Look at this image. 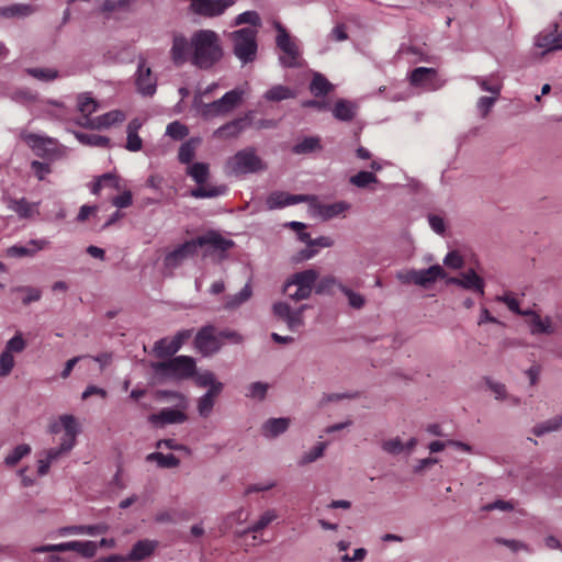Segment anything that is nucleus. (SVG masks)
Segmentation results:
<instances>
[{"label": "nucleus", "mask_w": 562, "mask_h": 562, "mask_svg": "<svg viewBox=\"0 0 562 562\" xmlns=\"http://www.w3.org/2000/svg\"><path fill=\"white\" fill-rule=\"evenodd\" d=\"M74 548V541L57 543V544H45L35 547L32 549L35 553H47V552H66L71 551Z\"/></svg>", "instance_id": "obj_61"}, {"label": "nucleus", "mask_w": 562, "mask_h": 562, "mask_svg": "<svg viewBox=\"0 0 562 562\" xmlns=\"http://www.w3.org/2000/svg\"><path fill=\"white\" fill-rule=\"evenodd\" d=\"M137 91L144 97H151L156 92L157 81L151 76V70L145 61L138 64L136 74Z\"/></svg>", "instance_id": "obj_22"}, {"label": "nucleus", "mask_w": 562, "mask_h": 562, "mask_svg": "<svg viewBox=\"0 0 562 562\" xmlns=\"http://www.w3.org/2000/svg\"><path fill=\"white\" fill-rule=\"evenodd\" d=\"M188 134V127L178 121L171 122L167 125L166 135L176 140L183 139Z\"/></svg>", "instance_id": "obj_60"}, {"label": "nucleus", "mask_w": 562, "mask_h": 562, "mask_svg": "<svg viewBox=\"0 0 562 562\" xmlns=\"http://www.w3.org/2000/svg\"><path fill=\"white\" fill-rule=\"evenodd\" d=\"M248 24V27L258 30L261 27L262 22L260 15L256 11H245L238 14L233 22L234 26Z\"/></svg>", "instance_id": "obj_47"}, {"label": "nucleus", "mask_w": 562, "mask_h": 562, "mask_svg": "<svg viewBox=\"0 0 562 562\" xmlns=\"http://www.w3.org/2000/svg\"><path fill=\"white\" fill-rule=\"evenodd\" d=\"M297 238L310 247H331L334 245V240L330 237L321 236L312 239L311 235L304 232V229L297 233Z\"/></svg>", "instance_id": "obj_53"}, {"label": "nucleus", "mask_w": 562, "mask_h": 562, "mask_svg": "<svg viewBox=\"0 0 562 562\" xmlns=\"http://www.w3.org/2000/svg\"><path fill=\"white\" fill-rule=\"evenodd\" d=\"M148 462H156L161 469H172L180 464V460L172 453L151 452L146 457Z\"/></svg>", "instance_id": "obj_40"}, {"label": "nucleus", "mask_w": 562, "mask_h": 562, "mask_svg": "<svg viewBox=\"0 0 562 562\" xmlns=\"http://www.w3.org/2000/svg\"><path fill=\"white\" fill-rule=\"evenodd\" d=\"M158 547V541L143 539L138 540L127 554L132 561H142L150 557Z\"/></svg>", "instance_id": "obj_27"}, {"label": "nucleus", "mask_w": 562, "mask_h": 562, "mask_svg": "<svg viewBox=\"0 0 562 562\" xmlns=\"http://www.w3.org/2000/svg\"><path fill=\"white\" fill-rule=\"evenodd\" d=\"M252 119L254 111H248L244 116L234 119L216 128L213 136L221 139L236 138L245 128L251 126Z\"/></svg>", "instance_id": "obj_16"}, {"label": "nucleus", "mask_w": 562, "mask_h": 562, "mask_svg": "<svg viewBox=\"0 0 562 562\" xmlns=\"http://www.w3.org/2000/svg\"><path fill=\"white\" fill-rule=\"evenodd\" d=\"M196 247L209 246L210 248L218 251H226L231 249L235 243L232 239L224 238L215 231H210L204 235L196 237Z\"/></svg>", "instance_id": "obj_23"}, {"label": "nucleus", "mask_w": 562, "mask_h": 562, "mask_svg": "<svg viewBox=\"0 0 562 562\" xmlns=\"http://www.w3.org/2000/svg\"><path fill=\"white\" fill-rule=\"evenodd\" d=\"M196 250L198 247L195 240H187L165 256L164 265L169 269L178 268L187 258L195 255Z\"/></svg>", "instance_id": "obj_17"}, {"label": "nucleus", "mask_w": 562, "mask_h": 562, "mask_svg": "<svg viewBox=\"0 0 562 562\" xmlns=\"http://www.w3.org/2000/svg\"><path fill=\"white\" fill-rule=\"evenodd\" d=\"M396 278L405 284L414 283L419 286H428L429 284L435 283L438 279L446 278V271L439 265L430 266L427 269L422 270H404L400 271L396 274Z\"/></svg>", "instance_id": "obj_9"}, {"label": "nucleus", "mask_w": 562, "mask_h": 562, "mask_svg": "<svg viewBox=\"0 0 562 562\" xmlns=\"http://www.w3.org/2000/svg\"><path fill=\"white\" fill-rule=\"evenodd\" d=\"M21 137L40 157L56 159L61 156V149L54 138L33 133H22Z\"/></svg>", "instance_id": "obj_10"}, {"label": "nucleus", "mask_w": 562, "mask_h": 562, "mask_svg": "<svg viewBox=\"0 0 562 562\" xmlns=\"http://www.w3.org/2000/svg\"><path fill=\"white\" fill-rule=\"evenodd\" d=\"M71 551H75L82 555L83 558H92L95 555L98 551V543L94 541H74V548Z\"/></svg>", "instance_id": "obj_57"}, {"label": "nucleus", "mask_w": 562, "mask_h": 562, "mask_svg": "<svg viewBox=\"0 0 562 562\" xmlns=\"http://www.w3.org/2000/svg\"><path fill=\"white\" fill-rule=\"evenodd\" d=\"M190 44L192 48L191 64L199 69L209 70L223 58L220 36L213 30L194 32Z\"/></svg>", "instance_id": "obj_1"}, {"label": "nucleus", "mask_w": 562, "mask_h": 562, "mask_svg": "<svg viewBox=\"0 0 562 562\" xmlns=\"http://www.w3.org/2000/svg\"><path fill=\"white\" fill-rule=\"evenodd\" d=\"M187 175L190 176L193 181L198 184L196 188L192 189L190 194L195 199H210L223 195L227 191L225 184L221 186H209L205 184L210 177V168L205 162H192L187 168Z\"/></svg>", "instance_id": "obj_4"}, {"label": "nucleus", "mask_w": 562, "mask_h": 562, "mask_svg": "<svg viewBox=\"0 0 562 562\" xmlns=\"http://www.w3.org/2000/svg\"><path fill=\"white\" fill-rule=\"evenodd\" d=\"M295 97V92L283 85H276L267 90L263 94V98L268 101L280 102L286 99H292Z\"/></svg>", "instance_id": "obj_39"}, {"label": "nucleus", "mask_w": 562, "mask_h": 562, "mask_svg": "<svg viewBox=\"0 0 562 562\" xmlns=\"http://www.w3.org/2000/svg\"><path fill=\"white\" fill-rule=\"evenodd\" d=\"M257 36L258 30L252 27H241L229 34L232 52L241 65L256 60L258 53Z\"/></svg>", "instance_id": "obj_3"}, {"label": "nucleus", "mask_w": 562, "mask_h": 562, "mask_svg": "<svg viewBox=\"0 0 562 562\" xmlns=\"http://www.w3.org/2000/svg\"><path fill=\"white\" fill-rule=\"evenodd\" d=\"M60 424L65 430L63 439L67 440V446L76 445V438L79 434L77 420L72 415H61L59 417Z\"/></svg>", "instance_id": "obj_35"}, {"label": "nucleus", "mask_w": 562, "mask_h": 562, "mask_svg": "<svg viewBox=\"0 0 562 562\" xmlns=\"http://www.w3.org/2000/svg\"><path fill=\"white\" fill-rule=\"evenodd\" d=\"M244 90L235 88L211 103H203L201 114L204 117L225 115L237 108L244 99Z\"/></svg>", "instance_id": "obj_8"}, {"label": "nucleus", "mask_w": 562, "mask_h": 562, "mask_svg": "<svg viewBox=\"0 0 562 562\" xmlns=\"http://www.w3.org/2000/svg\"><path fill=\"white\" fill-rule=\"evenodd\" d=\"M251 296L252 288L250 283L247 282L238 293L224 296L223 307L226 311H235L249 301Z\"/></svg>", "instance_id": "obj_28"}, {"label": "nucleus", "mask_w": 562, "mask_h": 562, "mask_svg": "<svg viewBox=\"0 0 562 562\" xmlns=\"http://www.w3.org/2000/svg\"><path fill=\"white\" fill-rule=\"evenodd\" d=\"M308 199L310 195L306 194H290L283 191H274L267 196L266 205L268 210H277L306 202Z\"/></svg>", "instance_id": "obj_19"}, {"label": "nucleus", "mask_w": 562, "mask_h": 562, "mask_svg": "<svg viewBox=\"0 0 562 562\" xmlns=\"http://www.w3.org/2000/svg\"><path fill=\"white\" fill-rule=\"evenodd\" d=\"M49 244L46 239H31L29 245H13L7 249V256L11 258L33 257L38 250Z\"/></svg>", "instance_id": "obj_24"}, {"label": "nucleus", "mask_w": 562, "mask_h": 562, "mask_svg": "<svg viewBox=\"0 0 562 562\" xmlns=\"http://www.w3.org/2000/svg\"><path fill=\"white\" fill-rule=\"evenodd\" d=\"M357 104L346 99H339L333 108V115L338 121L350 122L357 114Z\"/></svg>", "instance_id": "obj_30"}, {"label": "nucleus", "mask_w": 562, "mask_h": 562, "mask_svg": "<svg viewBox=\"0 0 562 562\" xmlns=\"http://www.w3.org/2000/svg\"><path fill=\"white\" fill-rule=\"evenodd\" d=\"M9 209L14 211L22 218H30L33 216V205L29 203L24 198L11 199L9 201Z\"/></svg>", "instance_id": "obj_49"}, {"label": "nucleus", "mask_w": 562, "mask_h": 562, "mask_svg": "<svg viewBox=\"0 0 562 562\" xmlns=\"http://www.w3.org/2000/svg\"><path fill=\"white\" fill-rule=\"evenodd\" d=\"M277 518L278 514L276 509H268L259 517V519L255 524L250 525L245 530L238 532V536L241 537L249 532H259L263 530L266 527H268Z\"/></svg>", "instance_id": "obj_37"}, {"label": "nucleus", "mask_w": 562, "mask_h": 562, "mask_svg": "<svg viewBox=\"0 0 562 562\" xmlns=\"http://www.w3.org/2000/svg\"><path fill=\"white\" fill-rule=\"evenodd\" d=\"M150 369L159 380L182 381L195 376L196 363L190 356H177L151 362Z\"/></svg>", "instance_id": "obj_2"}, {"label": "nucleus", "mask_w": 562, "mask_h": 562, "mask_svg": "<svg viewBox=\"0 0 562 562\" xmlns=\"http://www.w3.org/2000/svg\"><path fill=\"white\" fill-rule=\"evenodd\" d=\"M26 72L33 78L44 82L53 81L59 77L58 70L54 68H27Z\"/></svg>", "instance_id": "obj_54"}, {"label": "nucleus", "mask_w": 562, "mask_h": 562, "mask_svg": "<svg viewBox=\"0 0 562 562\" xmlns=\"http://www.w3.org/2000/svg\"><path fill=\"white\" fill-rule=\"evenodd\" d=\"M216 329L213 325L209 324L199 329L194 338V346L199 352L209 357L220 351L222 341L218 335L215 334Z\"/></svg>", "instance_id": "obj_12"}, {"label": "nucleus", "mask_w": 562, "mask_h": 562, "mask_svg": "<svg viewBox=\"0 0 562 562\" xmlns=\"http://www.w3.org/2000/svg\"><path fill=\"white\" fill-rule=\"evenodd\" d=\"M339 283L341 282L334 276H326L315 283V292L317 294H323L329 292L333 286H336L339 290Z\"/></svg>", "instance_id": "obj_63"}, {"label": "nucleus", "mask_w": 562, "mask_h": 562, "mask_svg": "<svg viewBox=\"0 0 562 562\" xmlns=\"http://www.w3.org/2000/svg\"><path fill=\"white\" fill-rule=\"evenodd\" d=\"M200 144L199 138H190L189 140L184 142L178 153V159L181 164L191 165L194 156L195 150L198 148V145Z\"/></svg>", "instance_id": "obj_41"}, {"label": "nucleus", "mask_w": 562, "mask_h": 562, "mask_svg": "<svg viewBox=\"0 0 562 562\" xmlns=\"http://www.w3.org/2000/svg\"><path fill=\"white\" fill-rule=\"evenodd\" d=\"M274 27L278 33L276 37L277 47L283 53L279 57L280 64L285 68L300 67L301 50L295 40L291 37L281 23L276 22Z\"/></svg>", "instance_id": "obj_6"}, {"label": "nucleus", "mask_w": 562, "mask_h": 562, "mask_svg": "<svg viewBox=\"0 0 562 562\" xmlns=\"http://www.w3.org/2000/svg\"><path fill=\"white\" fill-rule=\"evenodd\" d=\"M109 530V526L105 524H98V525H81V526H68L63 527L59 530V533L61 536L66 535H89V536H98L105 533Z\"/></svg>", "instance_id": "obj_31"}, {"label": "nucleus", "mask_w": 562, "mask_h": 562, "mask_svg": "<svg viewBox=\"0 0 562 562\" xmlns=\"http://www.w3.org/2000/svg\"><path fill=\"white\" fill-rule=\"evenodd\" d=\"M310 90L315 97H323L333 90V85L321 74H315Z\"/></svg>", "instance_id": "obj_44"}, {"label": "nucleus", "mask_w": 562, "mask_h": 562, "mask_svg": "<svg viewBox=\"0 0 562 562\" xmlns=\"http://www.w3.org/2000/svg\"><path fill=\"white\" fill-rule=\"evenodd\" d=\"M235 0H190L189 10L195 15L203 18H216L222 15Z\"/></svg>", "instance_id": "obj_13"}, {"label": "nucleus", "mask_w": 562, "mask_h": 562, "mask_svg": "<svg viewBox=\"0 0 562 562\" xmlns=\"http://www.w3.org/2000/svg\"><path fill=\"white\" fill-rule=\"evenodd\" d=\"M473 79L483 91L499 97L503 86L496 76L491 75L490 77H474Z\"/></svg>", "instance_id": "obj_42"}, {"label": "nucleus", "mask_w": 562, "mask_h": 562, "mask_svg": "<svg viewBox=\"0 0 562 562\" xmlns=\"http://www.w3.org/2000/svg\"><path fill=\"white\" fill-rule=\"evenodd\" d=\"M268 391V384L263 382H254L248 385L246 396L262 401Z\"/></svg>", "instance_id": "obj_62"}, {"label": "nucleus", "mask_w": 562, "mask_h": 562, "mask_svg": "<svg viewBox=\"0 0 562 562\" xmlns=\"http://www.w3.org/2000/svg\"><path fill=\"white\" fill-rule=\"evenodd\" d=\"M33 9L29 4H12L0 8V15L3 18H24L30 15Z\"/></svg>", "instance_id": "obj_46"}, {"label": "nucleus", "mask_w": 562, "mask_h": 562, "mask_svg": "<svg viewBox=\"0 0 562 562\" xmlns=\"http://www.w3.org/2000/svg\"><path fill=\"white\" fill-rule=\"evenodd\" d=\"M290 419L285 417L269 418L261 426V434L266 438H276L285 432L289 428Z\"/></svg>", "instance_id": "obj_29"}, {"label": "nucleus", "mask_w": 562, "mask_h": 562, "mask_svg": "<svg viewBox=\"0 0 562 562\" xmlns=\"http://www.w3.org/2000/svg\"><path fill=\"white\" fill-rule=\"evenodd\" d=\"M26 347V342L22 337L21 333H16L11 339H9L5 344L4 351H8L12 355V352H22Z\"/></svg>", "instance_id": "obj_64"}, {"label": "nucleus", "mask_w": 562, "mask_h": 562, "mask_svg": "<svg viewBox=\"0 0 562 562\" xmlns=\"http://www.w3.org/2000/svg\"><path fill=\"white\" fill-rule=\"evenodd\" d=\"M562 428V415H557L552 418L536 424L531 432L537 437H542L547 434L558 431Z\"/></svg>", "instance_id": "obj_34"}, {"label": "nucleus", "mask_w": 562, "mask_h": 562, "mask_svg": "<svg viewBox=\"0 0 562 562\" xmlns=\"http://www.w3.org/2000/svg\"><path fill=\"white\" fill-rule=\"evenodd\" d=\"M180 348L168 338H161L157 340L154 345L153 352L158 358H172L173 355H176Z\"/></svg>", "instance_id": "obj_38"}, {"label": "nucleus", "mask_w": 562, "mask_h": 562, "mask_svg": "<svg viewBox=\"0 0 562 562\" xmlns=\"http://www.w3.org/2000/svg\"><path fill=\"white\" fill-rule=\"evenodd\" d=\"M327 442H317L310 451L305 452L299 461L300 465H305L316 461L324 456Z\"/></svg>", "instance_id": "obj_56"}, {"label": "nucleus", "mask_w": 562, "mask_h": 562, "mask_svg": "<svg viewBox=\"0 0 562 562\" xmlns=\"http://www.w3.org/2000/svg\"><path fill=\"white\" fill-rule=\"evenodd\" d=\"M136 0H104L100 8V12L106 18H111L116 13L130 12Z\"/></svg>", "instance_id": "obj_32"}, {"label": "nucleus", "mask_w": 562, "mask_h": 562, "mask_svg": "<svg viewBox=\"0 0 562 562\" xmlns=\"http://www.w3.org/2000/svg\"><path fill=\"white\" fill-rule=\"evenodd\" d=\"M224 389L223 383L216 384L213 390H207L201 397L198 400V413L202 418H207L214 408L215 398L221 394Z\"/></svg>", "instance_id": "obj_25"}, {"label": "nucleus", "mask_w": 562, "mask_h": 562, "mask_svg": "<svg viewBox=\"0 0 562 562\" xmlns=\"http://www.w3.org/2000/svg\"><path fill=\"white\" fill-rule=\"evenodd\" d=\"M124 119L125 115L123 112L119 110L110 111L93 119V121H91L90 128H106L115 123L123 122Z\"/></svg>", "instance_id": "obj_36"}, {"label": "nucleus", "mask_w": 562, "mask_h": 562, "mask_svg": "<svg viewBox=\"0 0 562 562\" xmlns=\"http://www.w3.org/2000/svg\"><path fill=\"white\" fill-rule=\"evenodd\" d=\"M535 56L543 58L546 55L562 49V30L559 22H551L533 37Z\"/></svg>", "instance_id": "obj_7"}, {"label": "nucleus", "mask_w": 562, "mask_h": 562, "mask_svg": "<svg viewBox=\"0 0 562 562\" xmlns=\"http://www.w3.org/2000/svg\"><path fill=\"white\" fill-rule=\"evenodd\" d=\"M306 202H308L313 215L321 217L323 221L337 217L350 209V204L348 202L338 201L331 204H324L314 195H310V199Z\"/></svg>", "instance_id": "obj_15"}, {"label": "nucleus", "mask_w": 562, "mask_h": 562, "mask_svg": "<svg viewBox=\"0 0 562 562\" xmlns=\"http://www.w3.org/2000/svg\"><path fill=\"white\" fill-rule=\"evenodd\" d=\"M339 291L347 296L350 307L355 310H361L364 307L367 300L362 294L355 292L344 283H339Z\"/></svg>", "instance_id": "obj_48"}, {"label": "nucleus", "mask_w": 562, "mask_h": 562, "mask_svg": "<svg viewBox=\"0 0 562 562\" xmlns=\"http://www.w3.org/2000/svg\"><path fill=\"white\" fill-rule=\"evenodd\" d=\"M75 447V445L67 446V440L60 438V443L58 447L50 448L45 451L46 457L52 461L55 462L59 460L60 458L67 456L71 449Z\"/></svg>", "instance_id": "obj_59"}, {"label": "nucleus", "mask_w": 562, "mask_h": 562, "mask_svg": "<svg viewBox=\"0 0 562 562\" xmlns=\"http://www.w3.org/2000/svg\"><path fill=\"white\" fill-rule=\"evenodd\" d=\"M318 276V272L314 269H306L300 272H295L285 281L283 291H289L292 290L294 285H300L312 294Z\"/></svg>", "instance_id": "obj_21"}, {"label": "nucleus", "mask_w": 562, "mask_h": 562, "mask_svg": "<svg viewBox=\"0 0 562 562\" xmlns=\"http://www.w3.org/2000/svg\"><path fill=\"white\" fill-rule=\"evenodd\" d=\"M148 420L156 427H165L172 424H183L188 420V415L184 413V409L179 407H166L160 409L158 413L151 414L148 417Z\"/></svg>", "instance_id": "obj_18"}, {"label": "nucleus", "mask_w": 562, "mask_h": 562, "mask_svg": "<svg viewBox=\"0 0 562 562\" xmlns=\"http://www.w3.org/2000/svg\"><path fill=\"white\" fill-rule=\"evenodd\" d=\"M409 82L414 87H422L428 91H436L445 85L437 70L427 67L415 68L409 75Z\"/></svg>", "instance_id": "obj_14"}, {"label": "nucleus", "mask_w": 562, "mask_h": 562, "mask_svg": "<svg viewBox=\"0 0 562 562\" xmlns=\"http://www.w3.org/2000/svg\"><path fill=\"white\" fill-rule=\"evenodd\" d=\"M266 169L262 159L257 156L254 147H247L238 150L234 156L228 158L225 165V171L231 176H243L255 173Z\"/></svg>", "instance_id": "obj_5"}, {"label": "nucleus", "mask_w": 562, "mask_h": 562, "mask_svg": "<svg viewBox=\"0 0 562 562\" xmlns=\"http://www.w3.org/2000/svg\"><path fill=\"white\" fill-rule=\"evenodd\" d=\"M97 102L88 93L78 95V110L82 115L89 116L97 111Z\"/></svg>", "instance_id": "obj_58"}, {"label": "nucleus", "mask_w": 562, "mask_h": 562, "mask_svg": "<svg viewBox=\"0 0 562 562\" xmlns=\"http://www.w3.org/2000/svg\"><path fill=\"white\" fill-rule=\"evenodd\" d=\"M381 449L390 456H400L404 453V442L400 437L389 438L381 442Z\"/></svg>", "instance_id": "obj_55"}, {"label": "nucleus", "mask_w": 562, "mask_h": 562, "mask_svg": "<svg viewBox=\"0 0 562 562\" xmlns=\"http://www.w3.org/2000/svg\"><path fill=\"white\" fill-rule=\"evenodd\" d=\"M461 289L484 295L485 281L474 269L461 273Z\"/></svg>", "instance_id": "obj_26"}, {"label": "nucleus", "mask_w": 562, "mask_h": 562, "mask_svg": "<svg viewBox=\"0 0 562 562\" xmlns=\"http://www.w3.org/2000/svg\"><path fill=\"white\" fill-rule=\"evenodd\" d=\"M307 308L306 304L292 308L286 302H277L272 306L273 315L281 322L285 323L291 331H297L304 326L303 313Z\"/></svg>", "instance_id": "obj_11"}, {"label": "nucleus", "mask_w": 562, "mask_h": 562, "mask_svg": "<svg viewBox=\"0 0 562 562\" xmlns=\"http://www.w3.org/2000/svg\"><path fill=\"white\" fill-rule=\"evenodd\" d=\"M192 48L190 41L181 34H175L172 38V46L170 49L171 60L176 66H182L189 59L191 60Z\"/></svg>", "instance_id": "obj_20"}, {"label": "nucleus", "mask_w": 562, "mask_h": 562, "mask_svg": "<svg viewBox=\"0 0 562 562\" xmlns=\"http://www.w3.org/2000/svg\"><path fill=\"white\" fill-rule=\"evenodd\" d=\"M142 127V122L138 119H133L127 124L126 133L127 139L125 148L130 151H138L142 149L143 140L138 136V131Z\"/></svg>", "instance_id": "obj_33"}, {"label": "nucleus", "mask_w": 562, "mask_h": 562, "mask_svg": "<svg viewBox=\"0 0 562 562\" xmlns=\"http://www.w3.org/2000/svg\"><path fill=\"white\" fill-rule=\"evenodd\" d=\"M349 182L357 188L363 189L369 187L371 183H376L378 178L373 172L362 170L351 176L349 178Z\"/></svg>", "instance_id": "obj_52"}, {"label": "nucleus", "mask_w": 562, "mask_h": 562, "mask_svg": "<svg viewBox=\"0 0 562 562\" xmlns=\"http://www.w3.org/2000/svg\"><path fill=\"white\" fill-rule=\"evenodd\" d=\"M321 148L319 138L316 136L305 137L293 146L292 151L297 155H304Z\"/></svg>", "instance_id": "obj_50"}, {"label": "nucleus", "mask_w": 562, "mask_h": 562, "mask_svg": "<svg viewBox=\"0 0 562 562\" xmlns=\"http://www.w3.org/2000/svg\"><path fill=\"white\" fill-rule=\"evenodd\" d=\"M31 453V447L27 443L16 446L5 458L4 464L8 467L16 465L24 457Z\"/></svg>", "instance_id": "obj_51"}, {"label": "nucleus", "mask_w": 562, "mask_h": 562, "mask_svg": "<svg viewBox=\"0 0 562 562\" xmlns=\"http://www.w3.org/2000/svg\"><path fill=\"white\" fill-rule=\"evenodd\" d=\"M74 135L82 145L87 146L106 147L110 143L108 137L98 134L74 132Z\"/></svg>", "instance_id": "obj_45"}, {"label": "nucleus", "mask_w": 562, "mask_h": 562, "mask_svg": "<svg viewBox=\"0 0 562 562\" xmlns=\"http://www.w3.org/2000/svg\"><path fill=\"white\" fill-rule=\"evenodd\" d=\"M530 334L539 335V334H552V321L549 316H546L543 319L540 315H533V318L529 321Z\"/></svg>", "instance_id": "obj_43"}]
</instances>
